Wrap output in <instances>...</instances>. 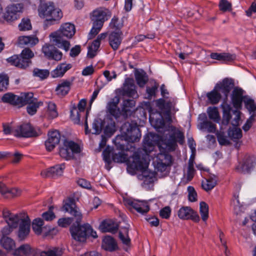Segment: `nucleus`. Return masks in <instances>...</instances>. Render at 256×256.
Returning a JSON list of instances; mask_svg holds the SVG:
<instances>
[{"instance_id": "18", "label": "nucleus", "mask_w": 256, "mask_h": 256, "mask_svg": "<svg viewBox=\"0 0 256 256\" xmlns=\"http://www.w3.org/2000/svg\"><path fill=\"white\" fill-rule=\"evenodd\" d=\"M170 154L166 153H160L157 156V168L160 172H164L172 162Z\"/></svg>"}, {"instance_id": "3", "label": "nucleus", "mask_w": 256, "mask_h": 256, "mask_svg": "<svg viewBox=\"0 0 256 256\" xmlns=\"http://www.w3.org/2000/svg\"><path fill=\"white\" fill-rule=\"evenodd\" d=\"M76 33L74 24L66 22L62 24L60 28L50 34L54 44L58 48L68 51L70 48L68 39L72 38Z\"/></svg>"}, {"instance_id": "7", "label": "nucleus", "mask_w": 256, "mask_h": 256, "mask_svg": "<svg viewBox=\"0 0 256 256\" xmlns=\"http://www.w3.org/2000/svg\"><path fill=\"white\" fill-rule=\"evenodd\" d=\"M34 56V54L32 50L29 48H25L20 55H14L8 58L6 61L12 66L25 69L31 64L30 59Z\"/></svg>"}, {"instance_id": "19", "label": "nucleus", "mask_w": 256, "mask_h": 256, "mask_svg": "<svg viewBox=\"0 0 256 256\" xmlns=\"http://www.w3.org/2000/svg\"><path fill=\"white\" fill-rule=\"evenodd\" d=\"M60 135L58 130H54L49 132L48 138L45 142V146L47 150H52L59 143Z\"/></svg>"}, {"instance_id": "31", "label": "nucleus", "mask_w": 256, "mask_h": 256, "mask_svg": "<svg viewBox=\"0 0 256 256\" xmlns=\"http://www.w3.org/2000/svg\"><path fill=\"white\" fill-rule=\"evenodd\" d=\"M2 100L4 103H8L14 106H20L19 96L12 92L5 94L2 98Z\"/></svg>"}, {"instance_id": "32", "label": "nucleus", "mask_w": 256, "mask_h": 256, "mask_svg": "<svg viewBox=\"0 0 256 256\" xmlns=\"http://www.w3.org/2000/svg\"><path fill=\"white\" fill-rule=\"evenodd\" d=\"M217 178L216 176H210L208 178L202 182V188L208 192L212 190L216 184Z\"/></svg>"}, {"instance_id": "35", "label": "nucleus", "mask_w": 256, "mask_h": 256, "mask_svg": "<svg viewBox=\"0 0 256 256\" xmlns=\"http://www.w3.org/2000/svg\"><path fill=\"white\" fill-rule=\"evenodd\" d=\"M20 106H22L27 104H32L37 100L34 98V94L32 92H28L22 94L20 96H19Z\"/></svg>"}, {"instance_id": "8", "label": "nucleus", "mask_w": 256, "mask_h": 256, "mask_svg": "<svg viewBox=\"0 0 256 256\" xmlns=\"http://www.w3.org/2000/svg\"><path fill=\"white\" fill-rule=\"evenodd\" d=\"M81 148L78 144L72 141L65 140L60 148L59 154L63 158L70 160L74 158V154H80Z\"/></svg>"}, {"instance_id": "4", "label": "nucleus", "mask_w": 256, "mask_h": 256, "mask_svg": "<svg viewBox=\"0 0 256 256\" xmlns=\"http://www.w3.org/2000/svg\"><path fill=\"white\" fill-rule=\"evenodd\" d=\"M121 131L122 136H118L114 140L115 144L121 150H124V145L120 144V140H124L129 142H134L138 141L141 137L140 130L136 124L125 122L121 127Z\"/></svg>"}, {"instance_id": "30", "label": "nucleus", "mask_w": 256, "mask_h": 256, "mask_svg": "<svg viewBox=\"0 0 256 256\" xmlns=\"http://www.w3.org/2000/svg\"><path fill=\"white\" fill-rule=\"evenodd\" d=\"M102 248L106 250L112 252L118 248L116 242L110 236H106L104 238L102 242Z\"/></svg>"}, {"instance_id": "61", "label": "nucleus", "mask_w": 256, "mask_h": 256, "mask_svg": "<svg viewBox=\"0 0 256 256\" xmlns=\"http://www.w3.org/2000/svg\"><path fill=\"white\" fill-rule=\"evenodd\" d=\"M171 210L170 206H166L162 208L160 212V216L165 219H168L170 215Z\"/></svg>"}, {"instance_id": "10", "label": "nucleus", "mask_w": 256, "mask_h": 256, "mask_svg": "<svg viewBox=\"0 0 256 256\" xmlns=\"http://www.w3.org/2000/svg\"><path fill=\"white\" fill-rule=\"evenodd\" d=\"M42 134L39 128H34L29 124H24L14 130V135L17 137L30 138L38 136Z\"/></svg>"}, {"instance_id": "11", "label": "nucleus", "mask_w": 256, "mask_h": 256, "mask_svg": "<svg viewBox=\"0 0 256 256\" xmlns=\"http://www.w3.org/2000/svg\"><path fill=\"white\" fill-rule=\"evenodd\" d=\"M30 220L26 214H24L18 218L17 226L18 228L17 232L18 240H24L28 236L30 230Z\"/></svg>"}, {"instance_id": "23", "label": "nucleus", "mask_w": 256, "mask_h": 256, "mask_svg": "<svg viewBox=\"0 0 256 256\" xmlns=\"http://www.w3.org/2000/svg\"><path fill=\"white\" fill-rule=\"evenodd\" d=\"M256 165V158L249 156L244 159L242 163L237 166L236 169L242 172H248Z\"/></svg>"}, {"instance_id": "43", "label": "nucleus", "mask_w": 256, "mask_h": 256, "mask_svg": "<svg viewBox=\"0 0 256 256\" xmlns=\"http://www.w3.org/2000/svg\"><path fill=\"white\" fill-rule=\"evenodd\" d=\"M207 112L209 118L216 122H218L220 120V116L218 109L216 107H209L207 110Z\"/></svg>"}, {"instance_id": "51", "label": "nucleus", "mask_w": 256, "mask_h": 256, "mask_svg": "<svg viewBox=\"0 0 256 256\" xmlns=\"http://www.w3.org/2000/svg\"><path fill=\"white\" fill-rule=\"evenodd\" d=\"M100 228L102 232H111L114 233L118 230L116 226H112L110 224L107 222H102L100 225Z\"/></svg>"}, {"instance_id": "41", "label": "nucleus", "mask_w": 256, "mask_h": 256, "mask_svg": "<svg viewBox=\"0 0 256 256\" xmlns=\"http://www.w3.org/2000/svg\"><path fill=\"white\" fill-rule=\"evenodd\" d=\"M200 129L206 130L208 132L214 133L216 131V125L208 120H205L199 124Z\"/></svg>"}, {"instance_id": "59", "label": "nucleus", "mask_w": 256, "mask_h": 256, "mask_svg": "<svg viewBox=\"0 0 256 256\" xmlns=\"http://www.w3.org/2000/svg\"><path fill=\"white\" fill-rule=\"evenodd\" d=\"M48 109L49 114L52 118H56L58 116V112L56 110V106L52 102H50L48 104Z\"/></svg>"}, {"instance_id": "64", "label": "nucleus", "mask_w": 256, "mask_h": 256, "mask_svg": "<svg viewBox=\"0 0 256 256\" xmlns=\"http://www.w3.org/2000/svg\"><path fill=\"white\" fill-rule=\"evenodd\" d=\"M236 56L234 54H230V53L222 52V62H228L235 60Z\"/></svg>"}, {"instance_id": "45", "label": "nucleus", "mask_w": 256, "mask_h": 256, "mask_svg": "<svg viewBox=\"0 0 256 256\" xmlns=\"http://www.w3.org/2000/svg\"><path fill=\"white\" fill-rule=\"evenodd\" d=\"M100 44V42L98 40H95L91 46L89 47L88 56L90 58H93L96 55V52L98 50Z\"/></svg>"}, {"instance_id": "13", "label": "nucleus", "mask_w": 256, "mask_h": 256, "mask_svg": "<svg viewBox=\"0 0 256 256\" xmlns=\"http://www.w3.org/2000/svg\"><path fill=\"white\" fill-rule=\"evenodd\" d=\"M110 16L109 11L102 8H99L94 10L90 15V18L93 22L97 24V25L103 26L104 22L108 20Z\"/></svg>"}, {"instance_id": "38", "label": "nucleus", "mask_w": 256, "mask_h": 256, "mask_svg": "<svg viewBox=\"0 0 256 256\" xmlns=\"http://www.w3.org/2000/svg\"><path fill=\"white\" fill-rule=\"evenodd\" d=\"M135 106V101L133 100H126L123 102L122 108V115L126 118L131 112V108Z\"/></svg>"}, {"instance_id": "1", "label": "nucleus", "mask_w": 256, "mask_h": 256, "mask_svg": "<svg viewBox=\"0 0 256 256\" xmlns=\"http://www.w3.org/2000/svg\"><path fill=\"white\" fill-rule=\"evenodd\" d=\"M63 210L74 216L76 225L73 224L70 228V232L72 238L80 242H84L87 236H91L94 238L98 237L96 232L94 231L88 224H80L82 214L79 208L76 206L74 201L70 200L63 206Z\"/></svg>"}, {"instance_id": "28", "label": "nucleus", "mask_w": 256, "mask_h": 256, "mask_svg": "<svg viewBox=\"0 0 256 256\" xmlns=\"http://www.w3.org/2000/svg\"><path fill=\"white\" fill-rule=\"evenodd\" d=\"M72 68V64H70L61 63L51 72V76L53 78H61Z\"/></svg>"}, {"instance_id": "16", "label": "nucleus", "mask_w": 256, "mask_h": 256, "mask_svg": "<svg viewBox=\"0 0 256 256\" xmlns=\"http://www.w3.org/2000/svg\"><path fill=\"white\" fill-rule=\"evenodd\" d=\"M178 218L182 220H191L194 222L200 220L198 213L189 206H182L178 211Z\"/></svg>"}, {"instance_id": "12", "label": "nucleus", "mask_w": 256, "mask_h": 256, "mask_svg": "<svg viewBox=\"0 0 256 256\" xmlns=\"http://www.w3.org/2000/svg\"><path fill=\"white\" fill-rule=\"evenodd\" d=\"M24 8L22 4H12L6 8L4 18L7 22H12L18 18V13L22 12Z\"/></svg>"}, {"instance_id": "36", "label": "nucleus", "mask_w": 256, "mask_h": 256, "mask_svg": "<svg viewBox=\"0 0 256 256\" xmlns=\"http://www.w3.org/2000/svg\"><path fill=\"white\" fill-rule=\"evenodd\" d=\"M64 253L62 248L52 247L40 252V256H62Z\"/></svg>"}, {"instance_id": "39", "label": "nucleus", "mask_w": 256, "mask_h": 256, "mask_svg": "<svg viewBox=\"0 0 256 256\" xmlns=\"http://www.w3.org/2000/svg\"><path fill=\"white\" fill-rule=\"evenodd\" d=\"M135 78L138 84L140 87L144 86L148 80V78L146 73L144 70H137L135 72Z\"/></svg>"}, {"instance_id": "53", "label": "nucleus", "mask_w": 256, "mask_h": 256, "mask_svg": "<svg viewBox=\"0 0 256 256\" xmlns=\"http://www.w3.org/2000/svg\"><path fill=\"white\" fill-rule=\"evenodd\" d=\"M41 102H35L32 104H28L27 106V112L30 115L34 114L38 108L39 107L40 104H42Z\"/></svg>"}, {"instance_id": "33", "label": "nucleus", "mask_w": 256, "mask_h": 256, "mask_svg": "<svg viewBox=\"0 0 256 256\" xmlns=\"http://www.w3.org/2000/svg\"><path fill=\"white\" fill-rule=\"evenodd\" d=\"M219 92L215 86L213 90L207 93L206 97L211 104H216L220 101L222 96Z\"/></svg>"}, {"instance_id": "42", "label": "nucleus", "mask_w": 256, "mask_h": 256, "mask_svg": "<svg viewBox=\"0 0 256 256\" xmlns=\"http://www.w3.org/2000/svg\"><path fill=\"white\" fill-rule=\"evenodd\" d=\"M128 233V228L126 226L121 228L119 232V238L122 243L126 245H128L130 242Z\"/></svg>"}, {"instance_id": "55", "label": "nucleus", "mask_w": 256, "mask_h": 256, "mask_svg": "<svg viewBox=\"0 0 256 256\" xmlns=\"http://www.w3.org/2000/svg\"><path fill=\"white\" fill-rule=\"evenodd\" d=\"M103 26H98L97 24L93 22L92 27L88 36V39H92L98 34Z\"/></svg>"}, {"instance_id": "52", "label": "nucleus", "mask_w": 256, "mask_h": 256, "mask_svg": "<svg viewBox=\"0 0 256 256\" xmlns=\"http://www.w3.org/2000/svg\"><path fill=\"white\" fill-rule=\"evenodd\" d=\"M228 134L232 140H238L242 136V132L240 129L234 128L230 130Z\"/></svg>"}, {"instance_id": "63", "label": "nucleus", "mask_w": 256, "mask_h": 256, "mask_svg": "<svg viewBox=\"0 0 256 256\" xmlns=\"http://www.w3.org/2000/svg\"><path fill=\"white\" fill-rule=\"evenodd\" d=\"M52 207H50L48 211L44 212L42 214V218L46 221H50L55 218V215L52 212Z\"/></svg>"}, {"instance_id": "54", "label": "nucleus", "mask_w": 256, "mask_h": 256, "mask_svg": "<svg viewBox=\"0 0 256 256\" xmlns=\"http://www.w3.org/2000/svg\"><path fill=\"white\" fill-rule=\"evenodd\" d=\"M8 84V78L5 74H0V92L7 89Z\"/></svg>"}, {"instance_id": "2", "label": "nucleus", "mask_w": 256, "mask_h": 256, "mask_svg": "<svg viewBox=\"0 0 256 256\" xmlns=\"http://www.w3.org/2000/svg\"><path fill=\"white\" fill-rule=\"evenodd\" d=\"M152 136H146L143 141V150L145 154L140 152H134L132 157V162L130 164V166L134 170L141 172L144 171L149 164V154L154 150L156 142L152 140Z\"/></svg>"}, {"instance_id": "46", "label": "nucleus", "mask_w": 256, "mask_h": 256, "mask_svg": "<svg viewBox=\"0 0 256 256\" xmlns=\"http://www.w3.org/2000/svg\"><path fill=\"white\" fill-rule=\"evenodd\" d=\"M43 225L44 221L42 218H36L32 223V230L36 234H40L42 232V226Z\"/></svg>"}, {"instance_id": "26", "label": "nucleus", "mask_w": 256, "mask_h": 256, "mask_svg": "<svg viewBox=\"0 0 256 256\" xmlns=\"http://www.w3.org/2000/svg\"><path fill=\"white\" fill-rule=\"evenodd\" d=\"M122 94L133 98L137 96L136 86L132 80L127 78L125 80L122 88Z\"/></svg>"}, {"instance_id": "48", "label": "nucleus", "mask_w": 256, "mask_h": 256, "mask_svg": "<svg viewBox=\"0 0 256 256\" xmlns=\"http://www.w3.org/2000/svg\"><path fill=\"white\" fill-rule=\"evenodd\" d=\"M49 75L50 72L48 70L35 68L33 70V76L39 78L42 80L46 78Z\"/></svg>"}, {"instance_id": "20", "label": "nucleus", "mask_w": 256, "mask_h": 256, "mask_svg": "<svg viewBox=\"0 0 256 256\" xmlns=\"http://www.w3.org/2000/svg\"><path fill=\"white\" fill-rule=\"evenodd\" d=\"M122 40V32L120 30L112 32L108 36L109 44L114 50H117Z\"/></svg>"}, {"instance_id": "47", "label": "nucleus", "mask_w": 256, "mask_h": 256, "mask_svg": "<svg viewBox=\"0 0 256 256\" xmlns=\"http://www.w3.org/2000/svg\"><path fill=\"white\" fill-rule=\"evenodd\" d=\"M200 212L202 218L204 221H206L208 218V206L204 202H200Z\"/></svg>"}, {"instance_id": "14", "label": "nucleus", "mask_w": 256, "mask_h": 256, "mask_svg": "<svg viewBox=\"0 0 256 256\" xmlns=\"http://www.w3.org/2000/svg\"><path fill=\"white\" fill-rule=\"evenodd\" d=\"M126 205L129 206L135 209L138 212L144 214L150 210V206L146 201H140L131 198L124 199Z\"/></svg>"}, {"instance_id": "37", "label": "nucleus", "mask_w": 256, "mask_h": 256, "mask_svg": "<svg viewBox=\"0 0 256 256\" xmlns=\"http://www.w3.org/2000/svg\"><path fill=\"white\" fill-rule=\"evenodd\" d=\"M32 254V250L30 246L24 244L20 246L14 250V254L17 256H29Z\"/></svg>"}, {"instance_id": "6", "label": "nucleus", "mask_w": 256, "mask_h": 256, "mask_svg": "<svg viewBox=\"0 0 256 256\" xmlns=\"http://www.w3.org/2000/svg\"><path fill=\"white\" fill-rule=\"evenodd\" d=\"M86 100H81L78 103L77 106H74L70 110V118L76 124H82L84 122L85 132L86 134L90 132L87 122L88 110L86 112Z\"/></svg>"}, {"instance_id": "57", "label": "nucleus", "mask_w": 256, "mask_h": 256, "mask_svg": "<svg viewBox=\"0 0 256 256\" xmlns=\"http://www.w3.org/2000/svg\"><path fill=\"white\" fill-rule=\"evenodd\" d=\"M176 98H168L166 99V104L164 109L168 112H170L176 104Z\"/></svg>"}, {"instance_id": "58", "label": "nucleus", "mask_w": 256, "mask_h": 256, "mask_svg": "<svg viewBox=\"0 0 256 256\" xmlns=\"http://www.w3.org/2000/svg\"><path fill=\"white\" fill-rule=\"evenodd\" d=\"M158 84H155L152 87L146 88V92L148 95V99H151L152 96L156 97V94L158 91Z\"/></svg>"}, {"instance_id": "50", "label": "nucleus", "mask_w": 256, "mask_h": 256, "mask_svg": "<svg viewBox=\"0 0 256 256\" xmlns=\"http://www.w3.org/2000/svg\"><path fill=\"white\" fill-rule=\"evenodd\" d=\"M218 140L219 144L222 146H228L230 144V142L224 132L221 130L216 133Z\"/></svg>"}, {"instance_id": "60", "label": "nucleus", "mask_w": 256, "mask_h": 256, "mask_svg": "<svg viewBox=\"0 0 256 256\" xmlns=\"http://www.w3.org/2000/svg\"><path fill=\"white\" fill-rule=\"evenodd\" d=\"M188 200L190 202H194L197 200V194L194 187L189 186L188 187Z\"/></svg>"}, {"instance_id": "25", "label": "nucleus", "mask_w": 256, "mask_h": 256, "mask_svg": "<svg viewBox=\"0 0 256 256\" xmlns=\"http://www.w3.org/2000/svg\"><path fill=\"white\" fill-rule=\"evenodd\" d=\"M234 86L233 80L232 78H225L220 84H217L216 88L224 95L226 99H228V96L231 90Z\"/></svg>"}, {"instance_id": "40", "label": "nucleus", "mask_w": 256, "mask_h": 256, "mask_svg": "<svg viewBox=\"0 0 256 256\" xmlns=\"http://www.w3.org/2000/svg\"><path fill=\"white\" fill-rule=\"evenodd\" d=\"M0 244L6 250H10L15 246L14 241L10 238L3 236L0 240Z\"/></svg>"}, {"instance_id": "29", "label": "nucleus", "mask_w": 256, "mask_h": 256, "mask_svg": "<svg viewBox=\"0 0 256 256\" xmlns=\"http://www.w3.org/2000/svg\"><path fill=\"white\" fill-rule=\"evenodd\" d=\"M38 41V38L35 36H20L18 38V44L21 46H32L37 44Z\"/></svg>"}, {"instance_id": "44", "label": "nucleus", "mask_w": 256, "mask_h": 256, "mask_svg": "<svg viewBox=\"0 0 256 256\" xmlns=\"http://www.w3.org/2000/svg\"><path fill=\"white\" fill-rule=\"evenodd\" d=\"M104 126V122L100 118L95 119L92 123V134H99Z\"/></svg>"}, {"instance_id": "24", "label": "nucleus", "mask_w": 256, "mask_h": 256, "mask_svg": "<svg viewBox=\"0 0 256 256\" xmlns=\"http://www.w3.org/2000/svg\"><path fill=\"white\" fill-rule=\"evenodd\" d=\"M119 102V97L116 96L108 102L106 106L108 112L116 118H119L120 115H122V110L118 107Z\"/></svg>"}, {"instance_id": "17", "label": "nucleus", "mask_w": 256, "mask_h": 256, "mask_svg": "<svg viewBox=\"0 0 256 256\" xmlns=\"http://www.w3.org/2000/svg\"><path fill=\"white\" fill-rule=\"evenodd\" d=\"M244 90L242 88L236 87L232 92L231 100L232 104L235 108H241L242 102L248 96H244Z\"/></svg>"}, {"instance_id": "9", "label": "nucleus", "mask_w": 256, "mask_h": 256, "mask_svg": "<svg viewBox=\"0 0 256 256\" xmlns=\"http://www.w3.org/2000/svg\"><path fill=\"white\" fill-rule=\"evenodd\" d=\"M171 134L168 138L166 140V148L170 150H174L177 146V142L182 144L184 142V133L174 126L171 128Z\"/></svg>"}, {"instance_id": "21", "label": "nucleus", "mask_w": 256, "mask_h": 256, "mask_svg": "<svg viewBox=\"0 0 256 256\" xmlns=\"http://www.w3.org/2000/svg\"><path fill=\"white\" fill-rule=\"evenodd\" d=\"M64 168V163L56 164L51 166L46 170L42 172L41 174L44 177L56 178L62 174Z\"/></svg>"}, {"instance_id": "34", "label": "nucleus", "mask_w": 256, "mask_h": 256, "mask_svg": "<svg viewBox=\"0 0 256 256\" xmlns=\"http://www.w3.org/2000/svg\"><path fill=\"white\" fill-rule=\"evenodd\" d=\"M3 216L6 219L7 224L13 227L18 226V218L21 216H20L12 214L8 211L4 212Z\"/></svg>"}, {"instance_id": "49", "label": "nucleus", "mask_w": 256, "mask_h": 256, "mask_svg": "<svg viewBox=\"0 0 256 256\" xmlns=\"http://www.w3.org/2000/svg\"><path fill=\"white\" fill-rule=\"evenodd\" d=\"M32 28L30 20L28 18H23L18 24V28L20 31H26Z\"/></svg>"}, {"instance_id": "56", "label": "nucleus", "mask_w": 256, "mask_h": 256, "mask_svg": "<svg viewBox=\"0 0 256 256\" xmlns=\"http://www.w3.org/2000/svg\"><path fill=\"white\" fill-rule=\"evenodd\" d=\"M244 104L246 108L250 112H254L256 110V104L252 99L247 97L244 100Z\"/></svg>"}, {"instance_id": "5", "label": "nucleus", "mask_w": 256, "mask_h": 256, "mask_svg": "<svg viewBox=\"0 0 256 256\" xmlns=\"http://www.w3.org/2000/svg\"><path fill=\"white\" fill-rule=\"evenodd\" d=\"M39 16L46 18L44 24L52 25L58 23L63 16L62 10L56 8L52 2L41 3L38 8Z\"/></svg>"}, {"instance_id": "22", "label": "nucleus", "mask_w": 256, "mask_h": 256, "mask_svg": "<svg viewBox=\"0 0 256 256\" xmlns=\"http://www.w3.org/2000/svg\"><path fill=\"white\" fill-rule=\"evenodd\" d=\"M72 82L68 80H62L60 82L55 89L56 95L63 97L67 95L72 86Z\"/></svg>"}, {"instance_id": "62", "label": "nucleus", "mask_w": 256, "mask_h": 256, "mask_svg": "<svg viewBox=\"0 0 256 256\" xmlns=\"http://www.w3.org/2000/svg\"><path fill=\"white\" fill-rule=\"evenodd\" d=\"M72 222V219L70 218H60L58 222V225L62 228L69 226Z\"/></svg>"}, {"instance_id": "15", "label": "nucleus", "mask_w": 256, "mask_h": 256, "mask_svg": "<svg viewBox=\"0 0 256 256\" xmlns=\"http://www.w3.org/2000/svg\"><path fill=\"white\" fill-rule=\"evenodd\" d=\"M42 52L50 60L59 61L61 60L62 56V53L53 45L50 44H46L42 48Z\"/></svg>"}, {"instance_id": "27", "label": "nucleus", "mask_w": 256, "mask_h": 256, "mask_svg": "<svg viewBox=\"0 0 256 256\" xmlns=\"http://www.w3.org/2000/svg\"><path fill=\"white\" fill-rule=\"evenodd\" d=\"M0 194L6 198H12L19 196L21 191L18 188H8L6 185L0 182Z\"/></svg>"}]
</instances>
